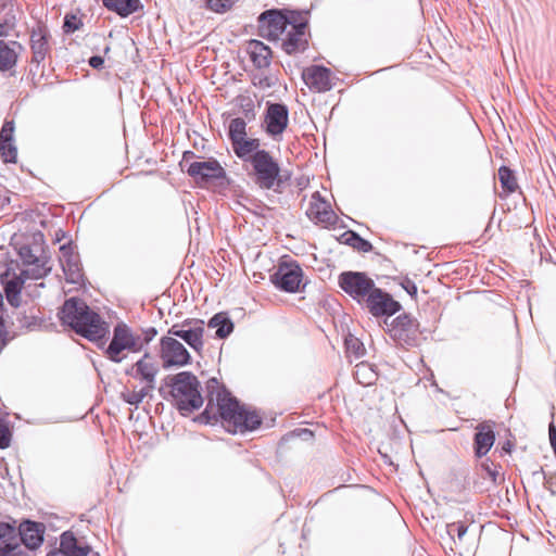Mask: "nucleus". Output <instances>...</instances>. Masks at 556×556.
<instances>
[{
	"label": "nucleus",
	"instance_id": "obj_17",
	"mask_svg": "<svg viewBox=\"0 0 556 556\" xmlns=\"http://www.w3.org/2000/svg\"><path fill=\"white\" fill-rule=\"evenodd\" d=\"M306 215L311 220L321 224H331L336 219L330 204L320 197L319 192H314L312 194L306 208Z\"/></svg>",
	"mask_w": 556,
	"mask_h": 556
},
{
	"label": "nucleus",
	"instance_id": "obj_21",
	"mask_svg": "<svg viewBox=\"0 0 556 556\" xmlns=\"http://www.w3.org/2000/svg\"><path fill=\"white\" fill-rule=\"evenodd\" d=\"M495 441V434L493 427L490 422H482L477 427V433L475 435V446L477 456L481 457L485 455Z\"/></svg>",
	"mask_w": 556,
	"mask_h": 556
},
{
	"label": "nucleus",
	"instance_id": "obj_29",
	"mask_svg": "<svg viewBox=\"0 0 556 556\" xmlns=\"http://www.w3.org/2000/svg\"><path fill=\"white\" fill-rule=\"evenodd\" d=\"M208 327L216 329V336L220 339L229 336L233 330V324L224 313H218L208 321Z\"/></svg>",
	"mask_w": 556,
	"mask_h": 556
},
{
	"label": "nucleus",
	"instance_id": "obj_51",
	"mask_svg": "<svg viewBox=\"0 0 556 556\" xmlns=\"http://www.w3.org/2000/svg\"><path fill=\"white\" fill-rule=\"evenodd\" d=\"M2 305V294L0 293V306Z\"/></svg>",
	"mask_w": 556,
	"mask_h": 556
},
{
	"label": "nucleus",
	"instance_id": "obj_20",
	"mask_svg": "<svg viewBox=\"0 0 556 556\" xmlns=\"http://www.w3.org/2000/svg\"><path fill=\"white\" fill-rule=\"evenodd\" d=\"M22 542L28 548L38 547L43 541V529L40 523L24 521L18 527Z\"/></svg>",
	"mask_w": 556,
	"mask_h": 556
},
{
	"label": "nucleus",
	"instance_id": "obj_46",
	"mask_svg": "<svg viewBox=\"0 0 556 556\" xmlns=\"http://www.w3.org/2000/svg\"><path fill=\"white\" fill-rule=\"evenodd\" d=\"M548 433H549L551 445L553 446V448L556 453V429H555L554 425H549Z\"/></svg>",
	"mask_w": 556,
	"mask_h": 556
},
{
	"label": "nucleus",
	"instance_id": "obj_52",
	"mask_svg": "<svg viewBox=\"0 0 556 556\" xmlns=\"http://www.w3.org/2000/svg\"><path fill=\"white\" fill-rule=\"evenodd\" d=\"M303 432H304V433H309V434H311V432H309L307 429H304V430H303Z\"/></svg>",
	"mask_w": 556,
	"mask_h": 556
},
{
	"label": "nucleus",
	"instance_id": "obj_18",
	"mask_svg": "<svg viewBox=\"0 0 556 556\" xmlns=\"http://www.w3.org/2000/svg\"><path fill=\"white\" fill-rule=\"evenodd\" d=\"M186 327L187 324L181 327L175 325L168 330V334L182 339L190 348L200 351L203 348L204 328L202 323H195L193 327Z\"/></svg>",
	"mask_w": 556,
	"mask_h": 556
},
{
	"label": "nucleus",
	"instance_id": "obj_7",
	"mask_svg": "<svg viewBox=\"0 0 556 556\" xmlns=\"http://www.w3.org/2000/svg\"><path fill=\"white\" fill-rule=\"evenodd\" d=\"M160 358L164 368L184 367L191 361L184 344L170 334L160 340Z\"/></svg>",
	"mask_w": 556,
	"mask_h": 556
},
{
	"label": "nucleus",
	"instance_id": "obj_35",
	"mask_svg": "<svg viewBox=\"0 0 556 556\" xmlns=\"http://www.w3.org/2000/svg\"><path fill=\"white\" fill-rule=\"evenodd\" d=\"M16 327L20 329V330H35L37 327H39L40 323L39 320L36 318V316H34L33 314H25V313H18L16 315Z\"/></svg>",
	"mask_w": 556,
	"mask_h": 556
},
{
	"label": "nucleus",
	"instance_id": "obj_10",
	"mask_svg": "<svg viewBox=\"0 0 556 556\" xmlns=\"http://www.w3.org/2000/svg\"><path fill=\"white\" fill-rule=\"evenodd\" d=\"M159 371L160 367L154 357L149 353H144L125 372L127 376L141 381L143 386L154 390Z\"/></svg>",
	"mask_w": 556,
	"mask_h": 556
},
{
	"label": "nucleus",
	"instance_id": "obj_27",
	"mask_svg": "<svg viewBox=\"0 0 556 556\" xmlns=\"http://www.w3.org/2000/svg\"><path fill=\"white\" fill-rule=\"evenodd\" d=\"M33 60L37 63L43 61L48 51L46 33L42 29L34 30L31 34Z\"/></svg>",
	"mask_w": 556,
	"mask_h": 556
},
{
	"label": "nucleus",
	"instance_id": "obj_38",
	"mask_svg": "<svg viewBox=\"0 0 556 556\" xmlns=\"http://www.w3.org/2000/svg\"><path fill=\"white\" fill-rule=\"evenodd\" d=\"M206 5L210 10L216 12V13H223L227 10H229L235 0H205Z\"/></svg>",
	"mask_w": 556,
	"mask_h": 556
},
{
	"label": "nucleus",
	"instance_id": "obj_26",
	"mask_svg": "<svg viewBox=\"0 0 556 556\" xmlns=\"http://www.w3.org/2000/svg\"><path fill=\"white\" fill-rule=\"evenodd\" d=\"M250 56L254 65L258 68L269 65L270 49L258 40H252L248 47Z\"/></svg>",
	"mask_w": 556,
	"mask_h": 556
},
{
	"label": "nucleus",
	"instance_id": "obj_39",
	"mask_svg": "<svg viewBox=\"0 0 556 556\" xmlns=\"http://www.w3.org/2000/svg\"><path fill=\"white\" fill-rule=\"evenodd\" d=\"M348 243L363 252H368L371 250V244L354 232H351L350 238L348 239Z\"/></svg>",
	"mask_w": 556,
	"mask_h": 556
},
{
	"label": "nucleus",
	"instance_id": "obj_2",
	"mask_svg": "<svg viewBox=\"0 0 556 556\" xmlns=\"http://www.w3.org/2000/svg\"><path fill=\"white\" fill-rule=\"evenodd\" d=\"M223 425L228 432H245L256 429L262 418L257 412L240 405L226 391H219L215 397Z\"/></svg>",
	"mask_w": 556,
	"mask_h": 556
},
{
	"label": "nucleus",
	"instance_id": "obj_25",
	"mask_svg": "<svg viewBox=\"0 0 556 556\" xmlns=\"http://www.w3.org/2000/svg\"><path fill=\"white\" fill-rule=\"evenodd\" d=\"M9 551H22L17 544V531L9 523H0V554Z\"/></svg>",
	"mask_w": 556,
	"mask_h": 556
},
{
	"label": "nucleus",
	"instance_id": "obj_33",
	"mask_svg": "<svg viewBox=\"0 0 556 556\" xmlns=\"http://www.w3.org/2000/svg\"><path fill=\"white\" fill-rule=\"evenodd\" d=\"M153 389L143 386L139 390H125L122 392V399L130 405H139L144 397H147Z\"/></svg>",
	"mask_w": 556,
	"mask_h": 556
},
{
	"label": "nucleus",
	"instance_id": "obj_28",
	"mask_svg": "<svg viewBox=\"0 0 556 556\" xmlns=\"http://www.w3.org/2000/svg\"><path fill=\"white\" fill-rule=\"evenodd\" d=\"M103 4L111 11L121 16H127L136 12L139 8V0H102Z\"/></svg>",
	"mask_w": 556,
	"mask_h": 556
},
{
	"label": "nucleus",
	"instance_id": "obj_11",
	"mask_svg": "<svg viewBox=\"0 0 556 556\" xmlns=\"http://www.w3.org/2000/svg\"><path fill=\"white\" fill-rule=\"evenodd\" d=\"M273 283L286 292H296L303 281L301 267L294 263H281L271 276Z\"/></svg>",
	"mask_w": 556,
	"mask_h": 556
},
{
	"label": "nucleus",
	"instance_id": "obj_50",
	"mask_svg": "<svg viewBox=\"0 0 556 556\" xmlns=\"http://www.w3.org/2000/svg\"><path fill=\"white\" fill-rule=\"evenodd\" d=\"M486 470H488L490 478L495 482L496 481V472L494 470L490 469L489 467H486Z\"/></svg>",
	"mask_w": 556,
	"mask_h": 556
},
{
	"label": "nucleus",
	"instance_id": "obj_5",
	"mask_svg": "<svg viewBox=\"0 0 556 556\" xmlns=\"http://www.w3.org/2000/svg\"><path fill=\"white\" fill-rule=\"evenodd\" d=\"M339 286L353 300L362 304L376 288L371 278L361 271H344L339 276Z\"/></svg>",
	"mask_w": 556,
	"mask_h": 556
},
{
	"label": "nucleus",
	"instance_id": "obj_31",
	"mask_svg": "<svg viewBox=\"0 0 556 556\" xmlns=\"http://www.w3.org/2000/svg\"><path fill=\"white\" fill-rule=\"evenodd\" d=\"M354 376L358 383L364 386L372 384L377 378V375L372 367L364 362L355 366Z\"/></svg>",
	"mask_w": 556,
	"mask_h": 556
},
{
	"label": "nucleus",
	"instance_id": "obj_12",
	"mask_svg": "<svg viewBox=\"0 0 556 556\" xmlns=\"http://www.w3.org/2000/svg\"><path fill=\"white\" fill-rule=\"evenodd\" d=\"M383 329L393 339L408 343L417 331V324L408 315L403 314L393 319L384 318Z\"/></svg>",
	"mask_w": 556,
	"mask_h": 556
},
{
	"label": "nucleus",
	"instance_id": "obj_6",
	"mask_svg": "<svg viewBox=\"0 0 556 556\" xmlns=\"http://www.w3.org/2000/svg\"><path fill=\"white\" fill-rule=\"evenodd\" d=\"M251 163L258 186L264 189H271L279 177L280 168L278 163L265 150L254 153Z\"/></svg>",
	"mask_w": 556,
	"mask_h": 556
},
{
	"label": "nucleus",
	"instance_id": "obj_9",
	"mask_svg": "<svg viewBox=\"0 0 556 556\" xmlns=\"http://www.w3.org/2000/svg\"><path fill=\"white\" fill-rule=\"evenodd\" d=\"M362 304L365 305L375 317L386 316V318H389L401 309V305L397 301L393 300L389 293L377 287Z\"/></svg>",
	"mask_w": 556,
	"mask_h": 556
},
{
	"label": "nucleus",
	"instance_id": "obj_3",
	"mask_svg": "<svg viewBox=\"0 0 556 556\" xmlns=\"http://www.w3.org/2000/svg\"><path fill=\"white\" fill-rule=\"evenodd\" d=\"M172 396L177 408L184 414L198 409L203 404L197 377L189 371H181L172 378Z\"/></svg>",
	"mask_w": 556,
	"mask_h": 556
},
{
	"label": "nucleus",
	"instance_id": "obj_49",
	"mask_svg": "<svg viewBox=\"0 0 556 556\" xmlns=\"http://www.w3.org/2000/svg\"><path fill=\"white\" fill-rule=\"evenodd\" d=\"M0 556H29V554L24 551H9L0 554Z\"/></svg>",
	"mask_w": 556,
	"mask_h": 556
},
{
	"label": "nucleus",
	"instance_id": "obj_47",
	"mask_svg": "<svg viewBox=\"0 0 556 556\" xmlns=\"http://www.w3.org/2000/svg\"><path fill=\"white\" fill-rule=\"evenodd\" d=\"M103 59L101 56L94 55L89 59V64L93 68H99L103 65Z\"/></svg>",
	"mask_w": 556,
	"mask_h": 556
},
{
	"label": "nucleus",
	"instance_id": "obj_32",
	"mask_svg": "<svg viewBox=\"0 0 556 556\" xmlns=\"http://www.w3.org/2000/svg\"><path fill=\"white\" fill-rule=\"evenodd\" d=\"M228 136L231 143L247 137V123L243 118L237 117L230 121Z\"/></svg>",
	"mask_w": 556,
	"mask_h": 556
},
{
	"label": "nucleus",
	"instance_id": "obj_42",
	"mask_svg": "<svg viewBox=\"0 0 556 556\" xmlns=\"http://www.w3.org/2000/svg\"><path fill=\"white\" fill-rule=\"evenodd\" d=\"M11 443V432L7 424L0 420V448H7Z\"/></svg>",
	"mask_w": 556,
	"mask_h": 556
},
{
	"label": "nucleus",
	"instance_id": "obj_43",
	"mask_svg": "<svg viewBox=\"0 0 556 556\" xmlns=\"http://www.w3.org/2000/svg\"><path fill=\"white\" fill-rule=\"evenodd\" d=\"M48 271H49V269H47L45 267L37 266L36 268L31 269V274H30V269L23 270V274H25L27 277L38 279V278H41L42 276L47 275Z\"/></svg>",
	"mask_w": 556,
	"mask_h": 556
},
{
	"label": "nucleus",
	"instance_id": "obj_22",
	"mask_svg": "<svg viewBox=\"0 0 556 556\" xmlns=\"http://www.w3.org/2000/svg\"><path fill=\"white\" fill-rule=\"evenodd\" d=\"M22 46L17 41L0 40V71L11 70L17 62Z\"/></svg>",
	"mask_w": 556,
	"mask_h": 556
},
{
	"label": "nucleus",
	"instance_id": "obj_45",
	"mask_svg": "<svg viewBox=\"0 0 556 556\" xmlns=\"http://www.w3.org/2000/svg\"><path fill=\"white\" fill-rule=\"evenodd\" d=\"M77 28H78V26H77L76 17L75 16H72V17L66 16L65 21H64V29H65V31L71 33V31L76 30Z\"/></svg>",
	"mask_w": 556,
	"mask_h": 556
},
{
	"label": "nucleus",
	"instance_id": "obj_19",
	"mask_svg": "<svg viewBox=\"0 0 556 556\" xmlns=\"http://www.w3.org/2000/svg\"><path fill=\"white\" fill-rule=\"evenodd\" d=\"M60 263L67 280L78 282L81 278L79 258L71 245L64 244L60 248Z\"/></svg>",
	"mask_w": 556,
	"mask_h": 556
},
{
	"label": "nucleus",
	"instance_id": "obj_48",
	"mask_svg": "<svg viewBox=\"0 0 556 556\" xmlns=\"http://www.w3.org/2000/svg\"><path fill=\"white\" fill-rule=\"evenodd\" d=\"M404 288L405 290L410 294V295H415L417 293V287L415 286L414 282L412 281H407L405 285H404Z\"/></svg>",
	"mask_w": 556,
	"mask_h": 556
},
{
	"label": "nucleus",
	"instance_id": "obj_16",
	"mask_svg": "<svg viewBox=\"0 0 556 556\" xmlns=\"http://www.w3.org/2000/svg\"><path fill=\"white\" fill-rule=\"evenodd\" d=\"M307 46L306 23L298 22V17L293 18L291 26L282 39V48L288 54L304 50Z\"/></svg>",
	"mask_w": 556,
	"mask_h": 556
},
{
	"label": "nucleus",
	"instance_id": "obj_23",
	"mask_svg": "<svg viewBox=\"0 0 556 556\" xmlns=\"http://www.w3.org/2000/svg\"><path fill=\"white\" fill-rule=\"evenodd\" d=\"M235 154L242 161H252L254 153L260 152V140L248 136L231 143Z\"/></svg>",
	"mask_w": 556,
	"mask_h": 556
},
{
	"label": "nucleus",
	"instance_id": "obj_34",
	"mask_svg": "<svg viewBox=\"0 0 556 556\" xmlns=\"http://www.w3.org/2000/svg\"><path fill=\"white\" fill-rule=\"evenodd\" d=\"M498 179L502 187L508 192H513L517 188L516 179L511 173V170L505 166L498 169Z\"/></svg>",
	"mask_w": 556,
	"mask_h": 556
},
{
	"label": "nucleus",
	"instance_id": "obj_40",
	"mask_svg": "<svg viewBox=\"0 0 556 556\" xmlns=\"http://www.w3.org/2000/svg\"><path fill=\"white\" fill-rule=\"evenodd\" d=\"M345 345H346L348 351L350 353H353L356 357H359L363 355V352H364L363 343L357 338H354L351 336L350 338L345 339Z\"/></svg>",
	"mask_w": 556,
	"mask_h": 556
},
{
	"label": "nucleus",
	"instance_id": "obj_41",
	"mask_svg": "<svg viewBox=\"0 0 556 556\" xmlns=\"http://www.w3.org/2000/svg\"><path fill=\"white\" fill-rule=\"evenodd\" d=\"M14 123L13 121H5L0 131V142L14 141Z\"/></svg>",
	"mask_w": 556,
	"mask_h": 556
},
{
	"label": "nucleus",
	"instance_id": "obj_4",
	"mask_svg": "<svg viewBox=\"0 0 556 556\" xmlns=\"http://www.w3.org/2000/svg\"><path fill=\"white\" fill-rule=\"evenodd\" d=\"M142 349L141 339L126 324H117L113 330V337L105 350L106 357L121 363L126 358V353H137Z\"/></svg>",
	"mask_w": 556,
	"mask_h": 556
},
{
	"label": "nucleus",
	"instance_id": "obj_13",
	"mask_svg": "<svg viewBox=\"0 0 556 556\" xmlns=\"http://www.w3.org/2000/svg\"><path fill=\"white\" fill-rule=\"evenodd\" d=\"M289 123V112L286 105L280 103L269 104L264 118L266 132L276 138L281 136Z\"/></svg>",
	"mask_w": 556,
	"mask_h": 556
},
{
	"label": "nucleus",
	"instance_id": "obj_30",
	"mask_svg": "<svg viewBox=\"0 0 556 556\" xmlns=\"http://www.w3.org/2000/svg\"><path fill=\"white\" fill-rule=\"evenodd\" d=\"M23 280L20 277H14L5 282L4 291L8 302L17 307L21 301V291L23 287Z\"/></svg>",
	"mask_w": 556,
	"mask_h": 556
},
{
	"label": "nucleus",
	"instance_id": "obj_1",
	"mask_svg": "<svg viewBox=\"0 0 556 556\" xmlns=\"http://www.w3.org/2000/svg\"><path fill=\"white\" fill-rule=\"evenodd\" d=\"M60 317L63 324L72 327L77 333L90 341L100 342L109 333L108 324L83 301L70 299L65 301Z\"/></svg>",
	"mask_w": 556,
	"mask_h": 556
},
{
	"label": "nucleus",
	"instance_id": "obj_14",
	"mask_svg": "<svg viewBox=\"0 0 556 556\" xmlns=\"http://www.w3.org/2000/svg\"><path fill=\"white\" fill-rule=\"evenodd\" d=\"M187 173L197 182H207L214 179L225 178L226 176V172L223 166L213 159L191 163Z\"/></svg>",
	"mask_w": 556,
	"mask_h": 556
},
{
	"label": "nucleus",
	"instance_id": "obj_8",
	"mask_svg": "<svg viewBox=\"0 0 556 556\" xmlns=\"http://www.w3.org/2000/svg\"><path fill=\"white\" fill-rule=\"evenodd\" d=\"M295 14L290 17L285 16L278 11H267L260 16V31L268 40L283 39L282 36L291 26Z\"/></svg>",
	"mask_w": 556,
	"mask_h": 556
},
{
	"label": "nucleus",
	"instance_id": "obj_44",
	"mask_svg": "<svg viewBox=\"0 0 556 556\" xmlns=\"http://www.w3.org/2000/svg\"><path fill=\"white\" fill-rule=\"evenodd\" d=\"M20 254L25 263L27 264H34L37 261V257L31 254L30 250L28 248H22L20 251Z\"/></svg>",
	"mask_w": 556,
	"mask_h": 556
},
{
	"label": "nucleus",
	"instance_id": "obj_24",
	"mask_svg": "<svg viewBox=\"0 0 556 556\" xmlns=\"http://www.w3.org/2000/svg\"><path fill=\"white\" fill-rule=\"evenodd\" d=\"M60 551L65 556H87L89 553V547L79 544L72 533L64 532L61 535Z\"/></svg>",
	"mask_w": 556,
	"mask_h": 556
},
{
	"label": "nucleus",
	"instance_id": "obj_37",
	"mask_svg": "<svg viewBox=\"0 0 556 556\" xmlns=\"http://www.w3.org/2000/svg\"><path fill=\"white\" fill-rule=\"evenodd\" d=\"M467 530V526L462 522H452L446 526V531L455 544L457 541L459 543L464 541Z\"/></svg>",
	"mask_w": 556,
	"mask_h": 556
},
{
	"label": "nucleus",
	"instance_id": "obj_36",
	"mask_svg": "<svg viewBox=\"0 0 556 556\" xmlns=\"http://www.w3.org/2000/svg\"><path fill=\"white\" fill-rule=\"evenodd\" d=\"M0 156L5 163L16 162L17 149L14 141L0 142Z\"/></svg>",
	"mask_w": 556,
	"mask_h": 556
},
{
	"label": "nucleus",
	"instance_id": "obj_15",
	"mask_svg": "<svg viewBox=\"0 0 556 556\" xmlns=\"http://www.w3.org/2000/svg\"><path fill=\"white\" fill-rule=\"evenodd\" d=\"M302 78L305 85L315 92H325L331 89V72L320 65H311L303 70Z\"/></svg>",
	"mask_w": 556,
	"mask_h": 556
}]
</instances>
